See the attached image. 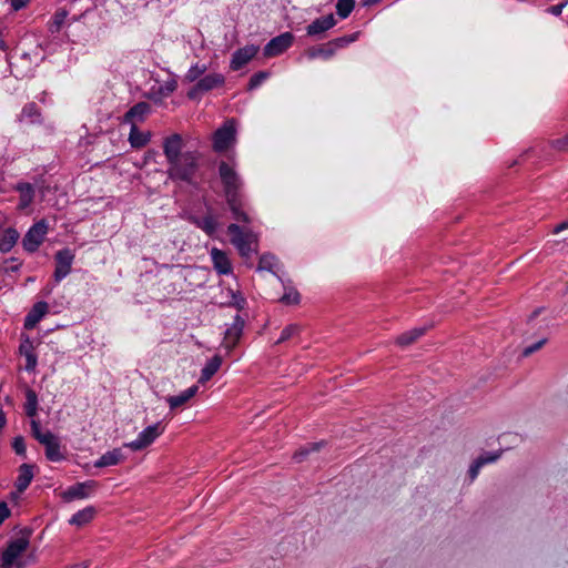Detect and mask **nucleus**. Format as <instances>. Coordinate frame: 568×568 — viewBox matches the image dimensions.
I'll list each match as a JSON object with an SVG mask.
<instances>
[{"mask_svg": "<svg viewBox=\"0 0 568 568\" xmlns=\"http://www.w3.org/2000/svg\"><path fill=\"white\" fill-rule=\"evenodd\" d=\"M320 19L323 22V24L325 26L327 31L329 29L334 28L336 26V23H337V20L335 19L333 13H329V14L324 16V17H320Z\"/></svg>", "mask_w": 568, "mask_h": 568, "instance_id": "55", "label": "nucleus"}, {"mask_svg": "<svg viewBox=\"0 0 568 568\" xmlns=\"http://www.w3.org/2000/svg\"><path fill=\"white\" fill-rule=\"evenodd\" d=\"M244 325V318L241 315L236 314L234 316L233 324L229 328H226L224 333L227 348H233L239 343L243 334Z\"/></svg>", "mask_w": 568, "mask_h": 568, "instance_id": "19", "label": "nucleus"}, {"mask_svg": "<svg viewBox=\"0 0 568 568\" xmlns=\"http://www.w3.org/2000/svg\"><path fill=\"white\" fill-rule=\"evenodd\" d=\"M160 156L159 151L155 149H149L143 156V165L150 164V163H156L158 158Z\"/></svg>", "mask_w": 568, "mask_h": 568, "instance_id": "52", "label": "nucleus"}, {"mask_svg": "<svg viewBox=\"0 0 568 568\" xmlns=\"http://www.w3.org/2000/svg\"><path fill=\"white\" fill-rule=\"evenodd\" d=\"M480 463H481V460H477L475 458L473 460V463L470 464L469 469L467 471V476H468L470 483H473L477 478V476L480 471V468L483 467Z\"/></svg>", "mask_w": 568, "mask_h": 568, "instance_id": "50", "label": "nucleus"}, {"mask_svg": "<svg viewBox=\"0 0 568 568\" xmlns=\"http://www.w3.org/2000/svg\"><path fill=\"white\" fill-rule=\"evenodd\" d=\"M546 343H547V338H542V339L534 343L532 345L525 347L521 355L524 357H528L531 354H534L535 352H537L538 349H540Z\"/></svg>", "mask_w": 568, "mask_h": 568, "instance_id": "51", "label": "nucleus"}, {"mask_svg": "<svg viewBox=\"0 0 568 568\" xmlns=\"http://www.w3.org/2000/svg\"><path fill=\"white\" fill-rule=\"evenodd\" d=\"M36 466L31 464H22L19 466V475L14 481V487L18 493H23L33 479V468Z\"/></svg>", "mask_w": 568, "mask_h": 568, "instance_id": "20", "label": "nucleus"}, {"mask_svg": "<svg viewBox=\"0 0 568 568\" xmlns=\"http://www.w3.org/2000/svg\"><path fill=\"white\" fill-rule=\"evenodd\" d=\"M355 0H337L336 2V14L341 19H346L349 17L352 11L355 8Z\"/></svg>", "mask_w": 568, "mask_h": 568, "instance_id": "39", "label": "nucleus"}, {"mask_svg": "<svg viewBox=\"0 0 568 568\" xmlns=\"http://www.w3.org/2000/svg\"><path fill=\"white\" fill-rule=\"evenodd\" d=\"M567 4H568V0H565V1H562L561 3H558V4H556V6H551V7L547 8V10H546V11H547L548 13L552 14V16L558 17V16H560V14H561V12H562L564 8H565Z\"/></svg>", "mask_w": 568, "mask_h": 568, "instance_id": "56", "label": "nucleus"}, {"mask_svg": "<svg viewBox=\"0 0 568 568\" xmlns=\"http://www.w3.org/2000/svg\"><path fill=\"white\" fill-rule=\"evenodd\" d=\"M41 445L44 446V455L49 462L58 463L67 459L65 454L61 452V440L55 434L50 435Z\"/></svg>", "mask_w": 568, "mask_h": 568, "instance_id": "18", "label": "nucleus"}, {"mask_svg": "<svg viewBox=\"0 0 568 568\" xmlns=\"http://www.w3.org/2000/svg\"><path fill=\"white\" fill-rule=\"evenodd\" d=\"M16 191L20 193V206L27 207L29 206L34 199L36 190L33 185L29 182H19L14 186Z\"/></svg>", "mask_w": 568, "mask_h": 568, "instance_id": "27", "label": "nucleus"}, {"mask_svg": "<svg viewBox=\"0 0 568 568\" xmlns=\"http://www.w3.org/2000/svg\"><path fill=\"white\" fill-rule=\"evenodd\" d=\"M33 529L24 527L21 529V537L10 539L6 547L0 551V562L2 568H12V565L19 559L30 546V537Z\"/></svg>", "mask_w": 568, "mask_h": 568, "instance_id": "4", "label": "nucleus"}, {"mask_svg": "<svg viewBox=\"0 0 568 568\" xmlns=\"http://www.w3.org/2000/svg\"><path fill=\"white\" fill-rule=\"evenodd\" d=\"M6 424H7V417H6V414L3 413L2 408L0 407V433L2 432Z\"/></svg>", "mask_w": 568, "mask_h": 568, "instance_id": "60", "label": "nucleus"}, {"mask_svg": "<svg viewBox=\"0 0 568 568\" xmlns=\"http://www.w3.org/2000/svg\"><path fill=\"white\" fill-rule=\"evenodd\" d=\"M49 312V305L45 301H39L33 304L31 310L24 317L23 327L24 329H33L38 323Z\"/></svg>", "mask_w": 568, "mask_h": 568, "instance_id": "15", "label": "nucleus"}, {"mask_svg": "<svg viewBox=\"0 0 568 568\" xmlns=\"http://www.w3.org/2000/svg\"><path fill=\"white\" fill-rule=\"evenodd\" d=\"M39 344H40V341H38L37 345H36L34 341H32L31 337L28 334L21 333L20 334V345H19L18 353L19 354H27V353H30V352H36V347Z\"/></svg>", "mask_w": 568, "mask_h": 568, "instance_id": "42", "label": "nucleus"}, {"mask_svg": "<svg viewBox=\"0 0 568 568\" xmlns=\"http://www.w3.org/2000/svg\"><path fill=\"white\" fill-rule=\"evenodd\" d=\"M300 332V326L297 324H290L285 326L278 337V339L275 342V344H282L290 339L292 336L297 334Z\"/></svg>", "mask_w": 568, "mask_h": 568, "instance_id": "47", "label": "nucleus"}, {"mask_svg": "<svg viewBox=\"0 0 568 568\" xmlns=\"http://www.w3.org/2000/svg\"><path fill=\"white\" fill-rule=\"evenodd\" d=\"M222 365V357L219 354L213 355L201 369L199 383L204 384L210 381Z\"/></svg>", "mask_w": 568, "mask_h": 568, "instance_id": "22", "label": "nucleus"}, {"mask_svg": "<svg viewBox=\"0 0 568 568\" xmlns=\"http://www.w3.org/2000/svg\"><path fill=\"white\" fill-rule=\"evenodd\" d=\"M239 121L235 118L226 119L212 134V149L222 154L234 149L237 142Z\"/></svg>", "mask_w": 568, "mask_h": 568, "instance_id": "3", "label": "nucleus"}, {"mask_svg": "<svg viewBox=\"0 0 568 568\" xmlns=\"http://www.w3.org/2000/svg\"><path fill=\"white\" fill-rule=\"evenodd\" d=\"M91 565V560H84L82 562L70 565L65 568H89Z\"/></svg>", "mask_w": 568, "mask_h": 568, "instance_id": "59", "label": "nucleus"}, {"mask_svg": "<svg viewBox=\"0 0 568 568\" xmlns=\"http://www.w3.org/2000/svg\"><path fill=\"white\" fill-rule=\"evenodd\" d=\"M68 16H69V11L67 9L59 8L54 12L52 19L48 22V31L51 34H55V33L60 32Z\"/></svg>", "mask_w": 568, "mask_h": 568, "instance_id": "33", "label": "nucleus"}, {"mask_svg": "<svg viewBox=\"0 0 568 568\" xmlns=\"http://www.w3.org/2000/svg\"><path fill=\"white\" fill-rule=\"evenodd\" d=\"M358 36H359V32H354L352 34L338 37V38H335V39L328 41V45H331V48L333 49L334 54H335L338 49L345 48L348 44L356 41L358 39Z\"/></svg>", "mask_w": 568, "mask_h": 568, "instance_id": "36", "label": "nucleus"}, {"mask_svg": "<svg viewBox=\"0 0 568 568\" xmlns=\"http://www.w3.org/2000/svg\"><path fill=\"white\" fill-rule=\"evenodd\" d=\"M22 262L18 257L11 256L6 258L3 265L0 266V272L4 274L17 273L20 271Z\"/></svg>", "mask_w": 568, "mask_h": 568, "instance_id": "43", "label": "nucleus"}, {"mask_svg": "<svg viewBox=\"0 0 568 568\" xmlns=\"http://www.w3.org/2000/svg\"><path fill=\"white\" fill-rule=\"evenodd\" d=\"M20 494H21V493H18V490H17V489H16V491H11V493H10V495H9V496H10V499H11V500H17V499L19 498Z\"/></svg>", "mask_w": 568, "mask_h": 568, "instance_id": "64", "label": "nucleus"}, {"mask_svg": "<svg viewBox=\"0 0 568 568\" xmlns=\"http://www.w3.org/2000/svg\"><path fill=\"white\" fill-rule=\"evenodd\" d=\"M73 260L74 253L69 247H63L55 252V267L53 272V278L57 283L61 282L64 277H67L70 274Z\"/></svg>", "mask_w": 568, "mask_h": 568, "instance_id": "8", "label": "nucleus"}, {"mask_svg": "<svg viewBox=\"0 0 568 568\" xmlns=\"http://www.w3.org/2000/svg\"><path fill=\"white\" fill-rule=\"evenodd\" d=\"M244 201H245L244 194H239L236 196H231V197L225 199L226 205H227L230 212L232 213L233 219L239 222L250 224L251 217L243 209Z\"/></svg>", "mask_w": 568, "mask_h": 568, "instance_id": "16", "label": "nucleus"}, {"mask_svg": "<svg viewBox=\"0 0 568 568\" xmlns=\"http://www.w3.org/2000/svg\"><path fill=\"white\" fill-rule=\"evenodd\" d=\"M199 387L196 385H192L187 389L183 390L179 395L168 396L166 402L170 406V409L174 410L179 407L185 405L192 397L196 395Z\"/></svg>", "mask_w": 568, "mask_h": 568, "instance_id": "21", "label": "nucleus"}, {"mask_svg": "<svg viewBox=\"0 0 568 568\" xmlns=\"http://www.w3.org/2000/svg\"><path fill=\"white\" fill-rule=\"evenodd\" d=\"M260 51V47L256 44H247L243 48L237 49L233 52L230 69L239 71L244 68Z\"/></svg>", "mask_w": 568, "mask_h": 568, "instance_id": "13", "label": "nucleus"}, {"mask_svg": "<svg viewBox=\"0 0 568 568\" xmlns=\"http://www.w3.org/2000/svg\"><path fill=\"white\" fill-rule=\"evenodd\" d=\"M11 516V510L4 500H0V526Z\"/></svg>", "mask_w": 568, "mask_h": 568, "instance_id": "54", "label": "nucleus"}, {"mask_svg": "<svg viewBox=\"0 0 568 568\" xmlns=\"http://www.w3.org/2000/svg\"><path fill=\"white\" fill-rule=\"evenodd\" d=\"M49 225L44 219L36 222L24 234L22 239V247L28 253H34L44 241Z\"/></svg>", "mask_w": 568, "mask_h": 568, "instance_id": "5", "label": "nucleus"}, {"mask_svg": "<svg viewBox=\"0 0 568 568\" xmlns=\"http://www.w3.org/2000/svg\"><path fill=\"white\" fill-rule=\"evenodd\" d=\"M210 254L213 267L219 275H229L233 272L231 260L225 251L213 247Z\"/></svg>", "mask_w": 568, "mask_h": 568, "instance_id": "17", "label": "nucleus"}, {"mask_svg": "<svg viewBox=\"0 0 568 568\" xmlns=\"http://www.w3.org/2000/svg\"><path fill=\"white\" fill-rule=\"evenodd\" d=\"M26 566H27V561L21 560L19 558V559H17V561H14V564L12 565V568H26Z\"/></svg>", "mask_w": 568, "mask_h": 568, "instance_id": "62", "label": "nucleus"}, {"mask_svg": "<svg viewBox=\"0 0 568 568\" xmlns=\"http://www.w3.org/2000/svg\"><path fill=\"white\" fill-rule=\"evenodd\" d=\"M504 453V449H498L496 452H483L479 456L476 457L477 460H481V466L493 464L497 462Z\"/></svg>", "mask_w": 568, "mask_h": 568, "instance_id": "44", "label": "nucleus"}, {"mask_svg": "<svg viewBox=\"0 0 568 568\" xmlns=\"http://www.w3.org/2000/svg\"><path fill=\"white\" fill-rule=\"evenodd\" d=\"M30 427L32 437L40 444L44 443L53 434L51 430L42 432L40 420L34 418H31Z\"/></svg>", "mask_w": 568, "mask_h": 568, "instance_id": "37", "label": "nucleus"}, {"mask_svg": "<svg viewBox=\"0 0 568 568\" xmlns=\"http://www.w3.org/2000/svg\"><path fill=\"white\" fill-rule=\"evenodd\" d=\"M551 146L559 151L568 150V133L560 139L554 140Z\"/></svg>", "mask_w": 568, "mask_h": 568, "instance_id": "53", "label": "nucleus"}, {"mask_svg": "<svg viewBox=\"0 0 568 568\" xmlns=\"http://www.w3.org/2000/svg\"><path fill=\"white\" fill-rule=\"evenodd\" d=\"M122 459H124V455L121 448H114L112 450L103 454L98 460L94 462V467L104 468L109 466L118 465Z\"/></svg>", "mask_w": 568, "mask_h": 568, "instance_id": "23", "label": "nucleus"}, {"mask_svg": "<svg viewBox=\"0 0 568 568\" xmlns=\"http://www.w3.org/2000/svg\"><path fill=\"white\" fill-rule=\"evenodd\" d=\"M98 486L99 483L92 479L78 481L62 491L61 498L64 503H71L75 499H85L98 488Z\"/></svg>", "mask_w": 568, "mask_h": 568, "instance_id": "10", "label": "nucleus"}, {"mask_svg": "<svg viewBox=\"0 0 568 568\" xmlns=\"http://www.w3.org/2000/svg\"><path fill=\"white\" fill-rule=\"evenodd\" d=\"M163 154L166 159V175L172 182L185 183L197 187L196 174L200 169L201 153L194 151H183L185 148L184 139L180 133H173L163 139Z\"/></svg>", "mask_w": 568, "mask_h": 568, "instance_id": "1", "label": "nucleus"}, {"mask_svg": "<svg viewBox=\"0 0 568 568\" xmlns=\"http://www.w3.org/2000/svg\"><path fill=\"white\" fill-rule=\"evenodd\" d=\"M427 328V326L414 327L410 331L402 333L397 336L396 343L402 347L408 346L422 337L426 333Z\"/></svg>", "mask_w": 568, "mask_h": 568, "instance_id": "28", "label": "nucleus"}, {"mask_svg": "<svg viewBox=\"0 0 568 568\" xmlns=\"http://www.w3.org/2000/svg\"><path fill=\"white\" fill-rule=\"evenodd\" d=\"M284 288H285V293L280 298V302L285 304V305H297V304H300V302H301V294L298 293V291L295 290L294 287H286V286H284Z\"/></svg>", "mask_w": 568, "mask_h": 568, "instance_id": "41", "label": "nucleus"}, {"mask_svg": "<svg viewBox=\"0 0 568 568\" xmlns=\"http://www.w3.org/2000/svg\"><path fill=\"white\" fill-rule=\"evenodd\" d=\"M382 0H363L362 1V4L364 7H371V6H374V4H377L379 3Z\"/></svg>", "mask_w": 568, "mask_h": 568, "instance_id": "63", "label": "nucleus"}, {"mask_svg": "<svg viewBox=\"0 0 568 568\" xmlns=\"http://www.w3.org/2000/svg\"><path fill=\"white\" fill-rule=\"evenodd\" d=\"M97 515V508L94 506H87L83 509L77 511L70 519L71 526L82 527L94 518Z\"/></svg>", "mask_w": 568, "mask_h": 568, "instance_id": "24", "label": "nucleus"}, {"mask_svg": "<svg viewBox=\"0 0 568 568\" xmlns=\"http://www.w3.org/2000/svg\"><path fill=\"white\" fill-rule=\"evenodd\" d=\"M151 140L150 132H142L136 124H133L129 134V142L133 149L144 148Z\"/></svg>", "mask_w": 568, "mask_h": 568, "instance_id": "26", "label": "nucleus"}, {"mask_svg": "<svg viewBox=\"0 0 568 568\" xmlns=\"http://www.w3.org/2000/svg\"><path fill=\"white\" fill-rule=\"evenodd\" d=\"M207 70L206 64H200L195 63L191 65V68L187 70L184 81L186 82H197L199 79H201V75L204 74Z\"/></svg>", "mask_w": 568, "mask_h": 568, "instance_id": "40", "label": "nucleus"}, {"mask_svg": "<svg viewBox=\"0 0 568 568\" xmlns=\"http://www.w3.org/2000/svg\"><path fill=\"white\" fill-rule=\"evenodd\" d=\"M163 432L164 426H162L161 422L154 423L140 432L136 439L124 444V447L133 452L142 450L149 447Z\"/></svg>", "mask_w": 568, "mask_h": 568, "instance_id": "7", "label": "nucleus"}, {"mask_svg": "<svg viewBox=\"0 0 568 568\" xmlns=\"http://www.w3.org/2000/svg\"><path fill=\"white\" fill-rule=\"evenodd\" d=\"M235 152L232 151L227 155V160H221L217 163V173L223 186L224 199L244 194V181L240 173L236 171Z\"/></svg>", "mask_w": 568, "mask_h": 568, "instance_id": "2", "label": "nucleus"}, {"mask_svg": "<svg viewBox=\"0 0 568 568\" xmlns=\"http://www.w3.org/2000/svg\"><path fill=\"white\" fill-rule=\"evenodd\" d=\"M305 55L308 59H311V60L316 59V58H322L324 60H329L335 54H334V51L331 48V45H328V42H326L324 44L310 47L305 51Z\"/></svg>", "mask_w": 568, "mask_h": 568, "instance_id": "31", "label": "nucleus"}, {"mask_svg": "<svg viewBox=\"0 0 568 568\" xmlns=\"http://www.w3.org/2000/svg\"><path fill=\"white\" fill-rule=\"evenodd\" d=\"M326 445L325 440L307 443L306 445L300 447L293 455V459L296 463H303L311 453L320 452L322 447Z\"/></svg>", "mask_w": 568, "mask_h": 568, "instance_id": "30", "label": "nucleus"}, {"mask_svg": "<svg viewBox=\"0 0 568 568\" xmlns=\"http://www.w3.org/2000/svg\"><path fill=\"white\" fill-rule=\"evenodd\" d=\"M38 395L32 388L26 390L24 412L30 418H34L38 414Z\"/></svg>", "mask_w": 568, "mask_h": 568, "instance_id": "34", "label": "nucleus"}, {"mask_svg": "<svg viewBox=\"0 0 568 568\" xmlns=\"http://www.w3.org/2000/svg\"><path fill=\"white\" fill-rule=\"evenodd\" d=\"M230 294L232 296V301L225 305L235 307L237 311H243L247 304L246 298L239 291L234 292L233 290H230Z\"/></svg>", "mask_w": 568, "mask_h": 568, "instance_id": "45", "label": "nucleus"}, {"mask_svg": "<svg viewBox=\"0 0 568 568\" xmlns=\"http://www.w3.org/2000/svg\"><path fill=\"white\" fill-rule=\"evenodd\" d=\"M178 88L176 80L172 79L166 81L163 85H160L159 88V94L162 97H169L171 93H173Z\"/></svg>", "mask_w": 568, "mask_h": 568, "instance_id": "49", "label": "nucleus"}, {"mask_svg": "<svg viewBox=\"0 0 568 568\" xmlns=\"http://www.w3.org/2000/svg\"><path fill=\"white\" fill-rule=\"evenodd\" d=\"M11 447L18 456L27 458V446L24 437L21 435L16 436L12 439Z\"/></svg>", "mask_w": 568, "mask_h": 568, "instance_id": "46", "label": "nucleus"}, {"mask_svg": "<svg viewBox=\"0 0 568 568\" xmlns=\"http://www.w3.org/2000/svg\"><path fill=\"white\" fill-rule=\"evenodd\" d=\"M152 106L145 101H141L132 105L122 116L121 122L124 124H136L144 122L146 115L151 112Z\"/></svg>", "mask_w": 568, "mask_h": 568, "instance_id": "14", "label": "nucleus"}, {"mask_svg": "<svg viewBox=\"0 0 568 568\" xmlns=\"http://www.w3.org/2000/svg\"><path fill=\"white\" fill-rule=\"evenodd\" d=\"M565 230H568V220H565L562 221L561 223L557 224L555 227H554V233L557 234V233H560Z\"/></svg>", "mask_w": 568, "mask_h": 568, "instance_id": "58", "label": "nucleus"}, {"mask_svg": "<svg viewBox=\"0 0 568 568\" xmlns=\"http://www.w3.org/2000/svg\"><path fill=\"white\" fill-rule=\"evenodd\" d=\"M207 214L203 217H200L193 213H189L185 215V220L193 224L195 227L202 230L207 236L215 237L217 230L220 227V223L216 217L212 214V207L206 206Z\"/></svg>", "mask_w": 568, "mask_h": 568, "instance_id": "11", "label": "nucleus"}, {"mask_svg": "<svg viewBox=\"0 0 568 568\" xmlns=\"http://www.w3.org/2000/svg\"><path fill=\"white\" fill-rule=\"evenodd\" d=\"M326 28L320 18H316L306 27V34L314 38L315 40H323L326 38Z\"/></svg>", "mask_w": 568, "mask_h": 568, "instance_id": "35", "label": "nucleus"}, {"mask_svg": "<svg viewBox=\"0 0 568 568\" xmlns=\"http://www.w3.org/2000/svg\"><path fill=\"white\" fill-rule=\"evenodd\" d=\"M542 311V307H538L536 308L529 316H528V322H531L534 321L537 316H539V314L541 313Z\"/></svg>", "mask_w": 568, "mask_h": 568, "instance_id": "61", "label": "nucleus"}, {"mask_svg": "<svg viewBox=\"0 0 568 568\" xmlns=\"http://www.w3.org/2000/svg\"><path fill=\"white\" fill-rule=\"evenodd\" d=\"M294 34L292 32H283L272 38L263 49L265 58H273L284 53L294 42Z\"/></svg>", "mask_w": 568, "mask_h": 568, "instance_id": "12", "label": "nucleus"}, {"mask_svg": "<svg viewBox=\"0 0 568 568\" xmlns=\"http://www.w3.org/2000/svg\"><path fill=\"white\" fill-rule=\"evenodd\" d=\"M28 120L30 124H40L42 123V116L39 106L34 102H30L24 104L22 108L21 114L19 116V121Z\"/></svg>", "mask_w": 568, "mask_h": 568, "instance_id": "25", "label": "nucleus"}, {"mask_svg": "<svg viewBox=\"0 0 568 568\" xmlns=\"http://www.w3.org/2000/svg\"><path fill=\"white\" fill-rule=\"evenodd\" d=\"M270 77H271V71H268V70H261V71L255 72L250 78L246 90L253 91V90L257 89Z\"/></svg>", "mask_w": 568, "mask_h": 568, "instance_id": "38", "label": "nucleus"}, {"mask_svg": "<svg viewBox=\"0 0 568 568\" xmlns=\"http://www.w3.org/2000/svg\"><path fill=\"white\" fill-rule=\"evenodd\" d=\"M227 233L231 235V243L237 248L240 255L247 257L252 252L248 239L254 236L253 232L245 233L239 224L231 223L227 226Z\"/></svg>", "mask_w": 568, "mask_h": 568, "instance_id": "9", "label": "nucleus"}, {"mask_svg": "<svg viewBox=\"0 0 568 568\" xmlns=\"http://www.w3.org/2000/svg\"><path fill=\"white\" fill-rule=\"evenodd\" d=\"M276 263H277V257L271 252H265L260 256L256 271H258V272L267 271V272L272 273L273 275H275L278 280H281V277L274 271Z\"/></svg>", "mask_w": 568, "mask_h": 568, "instance_id": "32", "label": "nucleus"}, {"mask_svg": "<svg viewBox=\"0 0 568 568\" xmlns=\"http://www.w3.org/2000/svg\"><path fill=\"white\" fill-rule=\"evenodd\" d=\"M19 232L14 227H8L4 230L3 235L0 237V252H10L19 240Z\"/></svg>", "mask_w": 568, "mask_h": 568, "instance_id": "29", "label": "nucleus"}, {"mask_svg": "<svg viewBox=\"0 0 568 568\" xmlns=\"http://www.w3.org/2000/svg\"><path fill=\"white\" fill-rule=\"evenodd\" d=\"M20 355L24 356V358H26L24 369L28 373H34L36 368H37V365H38V355H37V353L36 352H30V353L20 354Z\"/></svg>", "mask_w": 568, "mask_h": 568, "instance_id": "48", "label": "nucleus"}, {"mask_svg": "<svg viewBox=\"0 0 568 568\" xmlns=\"http://www.w3.org/2000/svg\"><path fill=\"white\" fill-rule=\"evenodd\" d=\"M29 0H11V8L14 11H19L27 6Z\"/></svg>", "mask_w": 568, "mask_h": 568, "instance_id": "57", "label": "nucleus"}, {"mask_svg": "<svg viewBox=\"0 0 568 568\" xmlns=\"http://www.w3.org/2000/svg\"><path fill=\"white\" fill-rule=\"evenodd\" d=\"M225 83V77L221 73H210L199 79L197 82L187 91L186 97L196 101L205 92L222 87Z\"/></svg>", "mask_w": 568, "mask_h": 568, "instance_id": "6", "label": "nucleus"}]
</instances>
